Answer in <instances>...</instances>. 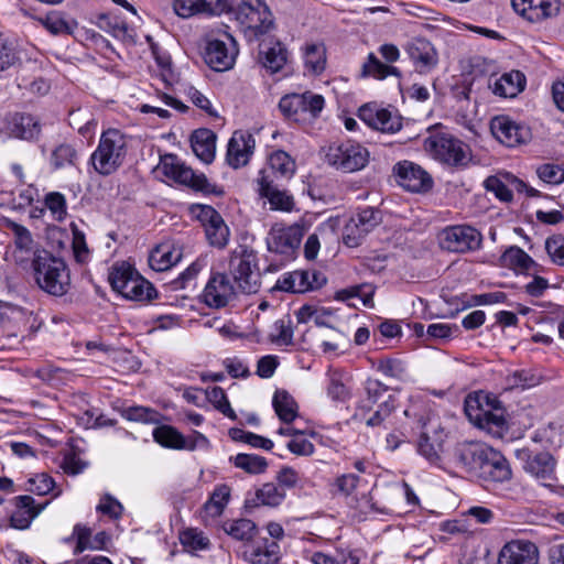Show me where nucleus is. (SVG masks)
<instances>
[{
    "label": "nucleus",
    "instance_id": "nucleus-22",
    "mask_svg": "<svg viewBox=\"0 0 564 564\" xmlns=\"http://www.w3.org/2000/svg\"><path fill=\"white\" fill-rule=\"evenodd\" d=\"M256 148L254 138L245 131H235L227 145L226 161L229 166L239 169L247 165Z\"/></svg>",
    "mask_w": 564,
    "mask_h": 564
},
{
    "label": "nucleus",
    "instance_id": "nucleus-57",
    "mask_svg": "<svg viewBox=\"0 0 564 564\" xmlns=\"http://www.w3.org/2000/svg\"><path fill=\"white\" fill-rule=\"evenodd\" d=\"M377 369L382 375L398 380H405L408 377L405 364L397 358L380 359Z\"/></svg>",
    "mask_w": 564,
    "mask_h": 564
},
{
    "label": "nucleus",
    "instance_id": "nucleus-45",
    "mask_svg": "<svg viewBox=\"0 0 564 564\" xmlns=\"http://www.w3.org/2000/svg\"><path fill=\"white\" fill-rule=\"evenodd\" d=\"M260 55L263 67L271 73H276L282 69L288 59L286 50L280 42H275L272 46L262 48Z\"/></svg>",
    "mask_w": 564,
    "mask_h": 564
},
{
    "label": "nucleus",
    "instance_id": "nucleus-19",
    "mask_svg": "<svg viewBox=\"0 0 564 564\" xmlns=\"http://www.w3.org/2000/svg\"><path fill=\"white\" fill-rule=\"evenodd\" d=\"M393 172L398 184L409 192H426L433 185V181L429 173L419 164L411 161L397 163L393 167Z\"/></svg>",
    "mask_w": 564,
    "mask_h": 564
},
{
    "label": "nucleus",
    "instance_id": "nucleus-36",
    "mask_svg": "<svg viewBox=\"0 0 564 564\" xmlns=\"http://www.w3.org/2000/svg\"><path fill=\"white\" fill-rule=\"evenodd\" d=\"M524 75L519 70H512L495 80L492 91L497 96L512 98L524 89Z\"/></svg>",
    "mask_w": 564,
    "mask_h": 564
},
{
    "label": "nucleus",
    "instance_id": "nucleus-42",
    "mask_svg": "<svg viewBox=\"0 0 564 564\" xmlns=\"http://www.w3.org/2000/svg\"><path fill=\"white\" fill-rule=\"evenodd\" d=\"M223 529L232 539L242 542H252L258 532L256 523L245 518L225 521Z\"/></svg>",
    "mask_w": 564,
    "mask_h": 564
},
{
    "label": "nucleus",
    "instance_id": "nucleus-7",
    "mask_svg": "<svg viewBox=\"0 0 564 564\" xmlns=\"http://www.w3.org/2000/svg\"><path fill=\"white\" fill-rule=\"evenodd\" d=\"M323 108V96L311 91L285 95L279 102L282 115L294 122H304L316 118Z\"/></svg>",
    "mask_w": 564,
    "mask_h": 564
},
{
    "label": "nucleus",
    "instance_id": "nucleus-10",
    "mask_svg": "<svg viewBox=\"0 0 564 564\" xmlns=\"http://www.w3.org/2000/svg\"><path fill=\"white\" fill-rule=\"evenodd\" d=\"M192 214L205 228V235L210 246L223 249L229 240V228L221 215L209 205H194Z\"/></svg>",
    "mask_w": 564,
    "mask_h": 564
},
{
    "label": "nucleus",
    "instance_id": "nucleus-54",
    "mask_svg": "<svg viewBox=\"0 0 564 564\" xmlns=\"http://www.w3.org/2000/svg\"><path fill=\"white\" fill-rule=\"evenodd\" d=\"M12 131L18 138L32 140L39 137L41 126L34 117L26 115L21 116L19 121L14 122Z\"/></svg>",
    "mask_w": 564,
    "mask_h": 564
},
{
    "label": "nucleus",
    "instance_id": "nucleus-3",
    "mask_svg": "<svg viewBox=\"0 0 564 564\" xmlns=\"http://www.w3.org/2000/svg\"><path fill=\"white\" fill-rule=\"evenodd\" d=\"M127 153L128 137L118 129H108L101 133L90 162L98 174L108 176L123 164Z\"/></svg>",
    "mask_w": 564,
    "mask_h": 564
},
{
    "label": "nucleus",
    "instance_id": "nucleus-40",
    "mask_svg": "<svg viewBox=\"0 0 564 564\" xmlns=\"http://www.w3.org/2000/svg\"><path fill=\"white\" fill-rule=\"evenodd\" d=\"M272 405L279 419L285 424H290L299 415L297 403L285 390L275 391L272 399Z\"/></svg>",
    "mask_w": 564,
    "mask_h": 564
},
{
    "label": "nucleus",
    "instance_id": "nucleus-16",
    "mask_svg": "<svg viewBox=\"0 0 564 564\" xmlns=\"http://www.w3.org/2000/svg\"><path fill=\"white\" fill-rule=\"evenodd\" d=\"M525 473L541 481L554 479L556 462L549 452H533L521 448L516 452Z\"/></svg>",
    "mask_w": 564,
    "mask_h": 564
},
{
    "label": "nucleus",
    "instance_id": "nucleus-12",
    "mask_svg": "<svg viewBox=\"0 0 564 564\" xmlns=\"http://www.w3.org/2000/svg\"><path fill=\"white\" fill-rule=\"evenodd\" d=\"M382 221L381 210L373 207L360 209L344 227L343 239L348 247H357L361 239Z\"/></svg>",
    "mask_w": 564,
    "mask_h": 564
},
{
    "label": "nucleus",
    "instance_id": "nucleus-2",
    "mask_svg": "<svg viewBox=\"0 0 564 564\" xmlns=\"http://www.w3.org/2000/svg\"><path fill=\"white\" fill-rule=\"evenodd\" d=\"M32 268L34 279L43 291L56 296L67 292L69 273L64 260L42 249L34 252Z\"/></svg>",
    "mask_w": 564,
    "mask_h": 564
},
{
    "label": "nucleus",
    "instance_id": "nucleus-34",
    "mask_svg": "<svg viewBox=\"0 0 564 564\" xmlns=\"http://www.w3.org/2000/svg\"><path fill=\"white\" fill-rule=\"evenodd\" d=\"M191 145L195 155L204 163L215 159L216 134L210 129H197L191 137Z\"/></svg>",
    "mask_w": 564,
    "mask_h": 564
},
{
    "label": "nucleus",
    "instance_id": "nucleus-32",
    "mask_svg": "<svg viewBox=\"0 0 564 564\" xmlns=\"http://www.w3.org/2000/svg\"><path fill=\"white\" fill-rule=\"evenodd\" d=\"M182 259V249L171 242L156 246L149 256V264L154 271L169 270Z\"/></svg>",
    "mask_w": 564,
    "mask_h": 564
},
{
    "label": "nucleus",
    "instance_id": "nucleus-46",
    "mask_svg": "<svg viewBox=\"0 0 564 564\" xmlns=\"http://www.w3.org/2000/svg\"><path fill=\"white\" fill-rule=\"evenodd\" d=\"M153 438L161 446L172 449H183L185 436L171 425H160L153 430Z\"/></svg>",
    "mask_w": 564,
    "mask_h": 564
},
{
    "label": "nucleus",
    "instance_id": "nucleus-48",
    "mask_svg": "<svg viewBox=\"0 0 564 564\" xmlns=\"http://www.w3.org/2000/svg\"><path fill=\"white\" fill-rule=\"evenodd\" d=\"M35 20L55 36L70 34L73 32V26L58 11H51L43 17H36Z\"/></svg>",
    "mask_w": 564,
    "mask_h": 564
},
{
    "label": "nucleus",
    "instance_id": "nucleus-55",
    "mask_svg": "<svg viewBox=\"0 0 564 564\" xmlns=\"http://www.w3.org/2000/svg\"><path fill=\"white\" fill-rule=\"evenodd\" d=\"M538 177L545 184L560 185L564 183V165L544 163L535 170Z\"/></svg>",
    "mask_w": 564,
    "mask_h": 564
},
{
    "label": "nucleus",
    "instance_id": "nucleus-52",
    "mask_svg": "<svg viewBox=\"0 0 564 564\" xmlns=\"http://www.w3.org/2000/svg\"><path fill=\"white\" fill-rule=\"evenodd\" d=\"M207 400L221 412L225 416L235 420L237 417L235 411L231 409L228 398L220 387H212L205 390Z\"/></svg>",
    "mask_w": 564,
    "mask_h": 564
},
{
    "label": "nucleus",
    "instance_id": "nucleus-8",
    "mask_svg": "<svg viewBox=\"0 0 564 564\" xmlns=\"http://www.w3.org/2000/svg\"><path fill=\"white\" fill-rule=\"evenodd\" d=\"M424 148L435 159L453 166H465L470 160L467 144L449 135H434L425 139Z\"/></svg>",
    "mask_w": 564,
    "mask_h": 564
},
{
    "label": "nucleus",
    "instance_id": "nucleus-11",
    "mask_svg": "<svg viewBox=\"0 0 564 564\" xmlns=\"http://www.w3.org/2000/svg\"><path fill=\"white\" fill-rule=\"evenodd\" d=\"M482 235L468 225H457L445 228L441 234V246L451 252L465 253L478 250Z\"/></svg>",
    "mask_w": 564,
    "mask_h": 564
},
{
    "label": "nucleus",
    "instance_id": "nucleus-9",
    "mask_svg": "<svg viewBox=\"0 0 564 564\" xmlns=\"http://www.w3.org/2000/svg\"><path fill=\"white\" fill-rule=\"evenodd\" d=\"M238 285L226 273H215L207 281L202 293V301L208 307L223 308L238 297Z\"/></svg>",
    "mask_w": 564,
    "mask_h": 564
},
{
    "label": "nucleus",
    "instance_id": "nucleus-58",
    "mask_svg": "<svg viewBox=\"0 0 564 564\" xmlns=\"http://www.w3.org/2000/svg\"><path fill=\"white\" fill-rule=\"evenodd\" d=\"M271 340L278 345H291L293 340L292 321L290 316L278 319L273 324Z\"/></svg>",
    "mask_w": 564,
    "mask_h": 564
},
{
    "label": "nucleus",
    "instance_id": "nucleus-17",
    "mask_svg": "<svg viewBox=\"0 0 564 564\" xmlns=\"http://www.w3.org/2000/svg\"><path fill=\"white\" fill-rule=\"evenodd\" d=\"M163 173L175 182L187 185L196 191H207L208 180L204 174H196L191 167L182 163L176 155H165L161 161Z\"/></svg>",
    "mask_w": 564,
    "mask_h": 564
},
{
    "label": "nucleus",
    "instance_id": "nucleus-53",
    "mask_svg": "<svg viewBox=\"0 0 564 564\" xmlns=\"http://www.w3.org/2000/svg\"><path fill=\"white\" fill-rule=\"evenodd\" d=\"M234 464L249 474H261L268 466L267 459L256 454H238Z\"/></svg>",
    "mask_w": 564,
    "mask_h": 564
},
{
    "label": "nucleus",
    "instance_id": "nucleus-64",
    "mask_svg": "<svg viewBox=\"0 0 564 564\" xmlns=\"http://www.w3.org/2000/svg\"><path fill=\"white\" fill-rule=\"evenodd\" d=\"M545 249L555 264L564 265V236L557 235L547 238Z\"/></svg>",
    "mask_w": 564,
    "mask_h": 564
},
{
    "label": "nucleus",
    "instance_id": "nucleus-1",
    "mask_svg": "<svg viewBox=\"0 0 564 564\" xmlns=\"http://www.w3.org/2000/svg\"><path fill=\"white\" fill-rule=\"evenodd\" d=\"M465 413L477 427L495 437H501L506 426V410L496 395L477 392L465 400Z\"/></svg>",
    "mask_w": 564,
    "mask_h": 564
},
{
    "label": "nucleus",
    "instance_id": "nucleus-62",
    "mask_svg": "<svg viewBox=\"0 0 564 564\" xmlns=\"http://www.w3.org/2000/svg\"><path fill=\"white\" fill-rule=\"evenodd\" d=\"M19 62V52L14 44L0 35V72L7 70Z\"/></svg>",
    "mask_w": 564,
    "mask_h": 564
},
{
    "label": "nucleus",
    "instance_id": "nucleus-49",
    "mask_svg": "<svg viewBox=\"0 0 564 564\" xmlns=\"http://www.w3.org/2000/svg\"><path fill=\"white\" fill-rule=\"evenodd\" d=\"M390 75L400 76V70L394 66L381 63L373 53H370L367 62L362 65V76H372L377 79H384Z\"/></svg>",
    "mask_w": 564,
    "mask_h": 564
},
{
    "label": "nucleus",
    "instance_id": "nucleus-21",
    "mask_svg": "<svg viewBox=\"0 0 564 564\" xmlns=\"http://www.w3.org/2000/svg\"><path fill=\"white\" fill-rule=\"evenodd\" d=\"M507 183L503 182L498 176H489L485 180V188L488 192H491L495 194V196L500 199L501 202H511L512 200V192L516 191L518 193H525L527 196L530 197H538L540 196V192L532 186L524 183L522 180L513 176V175H507L506 176Z\"/></svg>",
    "mask_w": 564,
    "mask_h": 564
},
{
    "label": "nucleus",
    "instance_id": "nucleus-23",
    "mask_svg": "<svg viewBox=\"0 0 564 564\" xmlns=\"http://www.w3.org/2000/svg\"><path fill=\"white\" fill-rule=\"evenodd\" d=\"M359 118L369 127L384 132L394 133L402 128L401 117L388 109L365 105L359 109Z\"/></svg>",
    "mask_w": 564,
    "mask_h": 564
},
{
    "label": "nucleus",
    "instance_id": "nucleus-13",
    "mask_svg": "<svg viewBox=\"0 0 564 564\" xmlns=\"http://www.w3.org/2000/svg\"><path fill=\"white\" fill-rule=\"evenodd\" d=\"M302 238L303 228L299 225L273 226L267 237V247L270 252L280 254L284 260H290L294 258Z\"/></svg>",
    "mask_w": 564,
    "mask_h": 564
},
{
    "label": "nucleus",
    "instance_id": "nucleus-24",
    "mask_svg": "<svg viewBox=\"0 0 564 564\" xmlns=\"http://www.w3.org/2000/svg\"><path fill=\"white\" fill-rule=\"evenodd\" d=\"M539 550L530 541L508 542L499 553L498 564H538Z\"/></svg>",
    "mask_w": 564,
    "mask_h": 564
},
{
    "label": "nucleus",
    "instance_id": "nucleus-51",
    "mask_svg": "<svg viewBox=\"0 0 564 564\" xmlns=\"http://www.w3.org/2000/svg\"><path fill=\"white\" fill-rule=\"evenodd\" d=\"M502 260L506 264L521 270H530L536 265L534 260L520 247H509L502 254Z\"/></svg>",
    "mask_w": 564,
    "mask_h": 564
},
{
    "label": "nucleus",
    "instance_id": "nucleus-25",
    "mask_svg": "<svg viewBox=\"0 0 564 564\" xmlns=\"http://www.w3.org/2000/svg\"><path fill=\"white\" fill-rule=\"evenodd\" d=\"M478 476L487 482H505L511 479L512 471L507 458L499 451L491 447Z\"/></svg>",
    "mask_w": 564,
    "mask_h": 564
},
{
    "label": "nucleus",
    "instance_id": "nucleus-61",
    "mask_svg": "<svg viewBox=\"0 0 564 564\" xmlns=\"http://www.w3.org/2000/svg\"><path fill=\"white\" fill-rule=\"evenodd\" d=\"M389 387L376 379H368L365 383L366 399L364 408L371 409V406L378 403L384 394L388 392Z\"/></svg>",
    "mask_w": 564,
    "mask_h": 564
},
{
    "label": "nucleus",
    "instance_id": "nucleus-47",
    "mask_svg": "<svg viewBox=\"0 0 564 564\" xmlns=\"http://www.w3.org/2000/svg\"><path fill=\"white\" fill-rule=\"evenodd\" d=\"M78 153L73 144L61 143L51 153L50 163L54 170H61L76 164Z\"/></svg>",
    "mask_w": 564,
    "mask_h": 564
},
{
    "label": "nucleus",
    "instance_id": "nucleus-20",
    "mask_svg": "<svg viewBox=\"0 0 564 564\" xmlns=\"http://www.w3.org/2000/svg\"><path fill=\"white\" fill-rule=\"evenodd\" d=\"M227 39L230 41V46L226 42L212 39L208 40L204 52L205 63L216 72H225L230 69L236 61L238 50L236 42L232 36L227 34Z\"/></svg>",
    "mask_w": 564,
    "mask_h": 564
},
{
    "label": "nucleus",
    "instance_id": "nucleus-50",
    "mask_svg": "<svg viewBox=\"0 0 564 564\" xmlns=\"http://www.w3.org/2000/svg\"><path fill=\"white\" fill-rule=\"evenodd\" d=\"M373 293L375 289L370 284L354 285L347 289H343L337 292L336 299L347 301L354 297H359L365 306H373Z\"/></svg>",
    "mask_w": 564,
    "mask_h": 564
},
{
    "label": "nucleus",
    "instance_id": "nucleus-41",
    "mask_svg": "<svg viewBox=\"0 0 564 564\" xmlns=\"http://www.w3.org/2000/svg\"><path fill=\"white\" fill-rule=\"evenodd\" d=\"M98 26L124 43H133V30L118 17L101 14L98 18Z\"/></svg>",
    "mask_w": 564,
    "mask_h": 564
},
{
    "label": "nucleus",
    "instance_id": "nucleus-59",
    "mask_svg": "<svg viewBox=\"0 0 564 564\" xmlns=\"http://www.w3.org/2000/svg\"><path fill=\"white\" fill-rule=\"evenodd\" d=\"M395 409V398L391 394H388V398L383 400L378 409L366 419V425L376 427L383 424V422L391 415V413Z\"/></svg>",
    "mask_w": 564,
    "mask_h": 564
},
{
    "label": "nucleus",
    "instance_id": "nucleus-31",
    "mask_svg": "<svg viewBox=\"0 0 564 564\" xmlns=\"http://www.w3.org/2000/svg\"><path fill=\"white\" fill-rule=\"evenodd\" d=\"M140 274L127 262L117 263L111 268L108 280L113 289L126 299L131 296L132 285H135Z\"/></svg>",
    "mask_w": 564,
    "mask_h": 564
},
{
    "label": "nucleus",
    "instance_id": "nucleus-38",
    "mask_svg": "<svg viewBox=\"0 0 564 564\" xmlns=\"http://www.w3.org/2000/svg\"><path fill=\"white\" fill-rule=\"evenodd\" d=\"M274 289L284 292L304 293L312 291V284L308 283V271L296 270L284 273L278 279Z\"/></svg>",
    "mask_w": 564,
    "mask_h": 564
},
{
    "label": "nucleus",
    "instance_id": "nucleus-4",
    "mask_svg": "<svg viewBox=\"0 0 564 564\" xmlns=\"http://www.w3.org/2000/svg\"><path fill=\"white\" fill-rule=\"evenodd\" d=\"M236 21L248 42H253L274 26L272 13L264 0H241L236 9Z\"/></svg>",
    "mask_w": 564,
    "mask_h": 564
},
{
    "label": "nucleus",
    "instance_id": "nucleus-6",
    "mask_svg": "<svg viewBox=\"0 0 564 564\" xmlns=\"http://www.w3.org/2000/svg\"><path fill=\"white\" fill-rule=\"evenodd\" d=\"M326 162L345 173L364 169L369 162V151L354 141L330 144L325 153Z\"/></svg>",
    "mask_w": 564,
    "mask_h": 564
},
{
    "label": "nucleus",
    "instance_id": "nucleus-39",
    "mask_svg": "<svg viewBox=\"0 0 564 564\" xmlns=\"http://www.w3.org/2000/svg\"><path fill=\"white\" fill-rule=\"evenodd\" d=\"M74 535L77 538V544L74 550L76 554L82 553L87 549L101 550L109 541V535L105 531L98 532L93 539H90V529L80 524H76L74 527Z\"/></svg>",
    "mask_w": 564,
    "mask_h": 564
},
{
    "label": "nucleus",
    "instance_id": "nucleus-26",
    "mask_svg": "<svg viewBox=\"0 0 564 564\" xmlns=\"http://www.w3.org/2000/svg\"><path fill=\"white\" fill-rule=\"evenodd\" d=\"M260 195L265 197L274 210L291 212L294 207L293 197L286 191H281L274 184L268 171H260L258 177Z\"/></svg>",
    "mask_w": 564,
    "mask_h": 564
},
{
    "label": "nucleus",
    "instance_id": "nucleus-14",
    "mask_svg": "<svg viewBox=\"0 0 564 564\" xmlns=\"http://www.w3.org/2000/svg\"><path fill=\"white\" fill-rule=\"evenodd\" d=\"M490 130L492 135L508 148L527 144L532 139L530 127L508 116L495 117L490 122Z\"/></svg>",
    "mask_w": 564,
    "mask_h": 564
},
{
    "label": "nucleus",
    "instance_id": "nucleus-28",
    "mask_svg": "<svg viewBox=\"0 0 564 564\" xmlns=\"http://www.w3.org/2000/svg\"><path fill=\"white\" fill-rule=\"evenodd\" d=\"M227 0H174V12L187 19L198 14L218 15L226 8Z\"/></svg>",
    "mask_w": 564,
    "mask_h": 564
},
{
    "label": "nucleus",
    "instance_id": "nucleus-27",
    "mask_svg": "<svg viewBox=\"0 0 564 564\" xmlns=\"http://www.w3.org/2000/svg\"><path fill=\"white\" fill-rule=\"evenodd\" d=\"M406 52L415 69L421 74L430 72L437 65L436 50L430 41L423 37L413 39L408 44Z\"/></svg>",
    "mask_w": 564,
    "mask_h": 564
},
{
    "label": "nucleus",
    "instance_id": "nucleus-43",
    "mask_svg": "<svg viewBox=\"0 0 564 564\" xmlns=\"http://www.w3.org/2000/svg\"><path fill=\"white\" fill-rule=\"evenodd\" d=\"M542 382V376L535 369L516 370L506 378V389L527 390L539 386Z\"/></svg>",
    "mask_w": 564,
    "mask_h": 564
},
{
    "label": "nucleus",
    "instance_id": "nucleus-60",
    "mask_svg": "<svg viewBox=\"0 0 564 564\" xmlns=\"http://www.w3.org/2000/svg\"><path fill=\"white\" fill-rule=\"evenodd\" d=\"M180 539L183 546L192 551L206 550L209 546L208 538L196 529L185 530L182 532Z\"/></svg>",
    "mask_w": 564,
    "mask_h": 564
},
{
    "label": "nucleus",
    "instance_id": "nucleus-30",
    "mask_svg": "<svg viewBox=\"0 0 564 564\" xmlns=\"http://www.w3.org/2000/svg\"><path fill=\"white\" fill-rule=\"evenodd\" d=\"M243 557L251 564H273L280 558V546L275 541L263 538L246 545Z\"/></svg>",
    "mask_w": 564,
    "mask_h": 564
},
{
    "label": "nucleus",
    "instance_id": "nucleus-37",
    "mask_svg": "<svg viewBox=\"0 0 564 564\" xmlns=\"http://www.w3.org/2000/svg\"><path fill=\"white\" fill-rule=\"evenodd\" d=\"M8 228L14 236V245L17 248L14 253L15 261L23 262L26 259L24 253H32L34 256V252L37 251V249H34V240L30 230L26 227L12 220L8 221Z\"/></svg>",
    "mask_w": 564,
    "mask_h": 564
},
{
    "label": "nucleus",
    "instance_id": "nucleus-15",
    "mask_svg": "<svg viewBox=\"0 0 564 564\" xmlns=\"http://www.w3.org/2000/svg\"><path fill=\"white\" fill-rule=\"evenodd\" d=\"M422 429L416 446L417 453L431 464H437L444 449L446 434L437 420L429 419L427 423L422 422Z\"/></svg>",
    "mask_w": 564,
    "mask_h": 564
},
{
    "label": "nucleus",
    "instance_id": "nucleus-35",
    "mask_svg": "<svg viewBox=\"0 0 564 564\" xmlns=\"http://www.w3.org/2000/svg\"><path fill=\"white\" fill-rule=\"evenodd\" d=\"M285 499V491L274 482L263 484L256 489L252 497L247 498L246 505L250 508L260 506L276 507Z\"/></svg>",
    "mask_w": 564,
    "mask_h": 564
},
{
    "label": "nucleus",
    "instance_id": "nucleus-29",
    "mask_svg": "<svg viewBox=\"0 0 564 564\" xmlns=\"http://www.w3.org/2000/svg\"><path fill=\"white\" fill-rule=\"evenodd\" d=\"M490 448L480 443H460L455 448V458L466 470L478 474Z\"/></svg>",
    "mask_w": 564,
    "mask_h": 564
},
{
    "label": "nucleus",
    "instance_id": "nucleus-5",
    "mask_svg": "<svg viewBox=\"0 0 564 564\" xmlns=\"http://www.w3.org/2000/svg\"><path fill=\"white\" fill-rule=\"evenodd\" d=\"M229 272L241 293L253 294L260 288L256 252L245 245L235 248L229 258Z\"/></svg>",
    "mask_w": 564,
    "mask_h": 564
},
{
    "label": "nucleus",
    "instance_id": "nucleus-44",
    "mask_svg": "<svg viewBox=\"0 0 564 564\" xmlns=\"http://www.w3.org/2000/svg\"><path fill=\"white\" fill-rule=\"evenodd\" d=\"M295 170V161L285 151L278 150L269 156V169L267 171L270 175L275 174L276 177L290 178L294 175Z\"/></svg>",
    "mask_w": 564,
    "mask_h": 564
},
{
    "label": "nucleus",
    "instance_id": "nucleus-33",
    "mask_svg": "<svg viewBox=\"0 0 564 564\" xmlns=\"http://www.w3.org/2000/svg\"><path fill=\"white\" fill-rule=\"evenodd\" d=\"M15 500L18 511L11 516L10 525L18 530H25L30 527L32 520L41 513L45 505L35 507L34 499L31 496H19Z\"/></svg>",
    "mask_w": 564,
    "mask_h": 564
},
{
    "label": "nucleus",
    "instance_id": "nucleus-63",
    "mask_svg": "<svg viewBox=\"0 0 564 564\" xmlns=\"http://www.w3.org/2000/svg\"><path fill=\"white\" fill-rule=\"evenodd\" d=\"M305 66L311 72L318 74L325 68V56L323 48L317 45H307L305 50Z\"/></svg>",
    "mask_w": 564,
    "mask_h": 564
},
{
    "label": "nucleus",
    "instance_id": "nucleus-18",
    "mask_svg": "<svg viewBox=\"0 0 564 564\" xmlns=\"http://www.w3.org/2000/svg\"><path fill=\"white\" fill-rule=\"evenodd\" d=\"M513 10L531 23H542L560 13L562 0H511Z\"/></svg>",
    "mask_w": 564,
    "mask_h": 564
},
{
    "label": "nucleus",
    "instance_id": "nucleus-56",
    "mask_svg": "<svg viewBox=\"0 0 564 564\" xmlns=\"http://www.w3.org/2000/svg\"><path fill=\"white\" fill-rule=\"evenodd\" d=\"M124 419L141 423H159L160 413L151 408L134 405L123 410Z\"/></svg>",
    "mask_w": 564,
    "mask_h": 564
}]
</instances>
